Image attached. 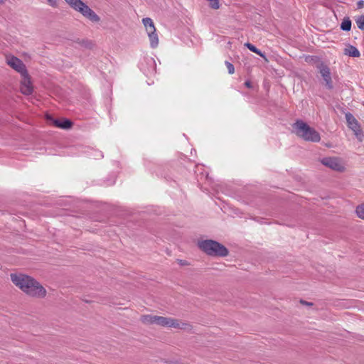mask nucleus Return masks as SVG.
I'll return each instance as SVG.
<instances>
[{"label":"nucleus","mask_w":364,"mask_h":364,"mask_svg":"<svg viewBox=\"0 0 364 364\" xmlns=\"http://www.w3.org/2000/svg\"><path fill=\"white\" fill-rule=\"evenodd\" d=\"M10 277L13 284L26 295L38 299L46 296V289L32 277L22 273H11Z\"/></svg>","instance_id":"f257e3e1"},{"label":"nucleus","mask_w":364,"mask_h":364,"mask_svg":"<svg viewBox=\"0 0 364 364\" xmlns=\"http://www.w3.org/2000/svg\"><path fill=\"white\" fill-rule=\"evenodd\" d=\"M140 320L144 324L146 325L156 324L161 326L172 327L183 330H188L191 327L189 323L182 322L178 319L159 316L143 315L141 316Z\"/></svg>","instance_id":"f03ea898"},{"label":"nucleus","mask_w":364,"mask_h":364,"mask_svg":"<svg viewBox=\"0 0 364 364\" xmlns=\"http://www.w3.org/2000/svg\"><path fill=\"white\" fill-rule=\"evenodd\" d=\"M198 246L209 256L224 257L229 254L228 250L223 245L213 240L199 241Z\"/></svg>","instance_id":"7ed1b4c3"},{"label":"nucleus","mask_w":364,"mask_h":364,"mask_svg":"<svg viewBox=\"0 0 364 364\" xmlns=\"http://www.w3.org/2000/svg\"><path fill=\"white\" fill-rule=\"evenodd\" d=\"M293 128L295 134L304 141L318 142L321 140L319 133L301 120H297Z\"/></svg>","instance_id":"20e7f679"},{"label":"nucleus","mask_w":364,"mask_h":364,"mask_svg":"<svg viewBox=\"0 0 364 364\" xmlns=\"http://www.w3.org/2000/svg\"><path fill=\"white\" fill-rule=\"evenodd\" d=\"M74 10L80 13L84 17L94 23L100 21V16L81 0H65Z\"/></svg>","instance_id":"39448f33"},{"label":"nucleus","mask_w":364,"mask_h":364,"mask_svg":"<svg viewBox=\"0 0 364 364\" xmlns=\"http://www.w3.org/2000/svg\"><path fill=\"white\" fill-rule=\"evenodd\" d=\"M321 163L336 171L343 172L345 171V166L342 160L338 157H325L321 160Z\"/></svg>","instance_id":"423d86ee"},{"label":"nucleus","mask_w":364,"mask_h":364,"mask_svg":"<svg viewBox=\"0 0 364 364\" xmlns=\"http://www.w3.org/2000/svg\"><path fill=\"white\" fill-rule=\"evenodd\" d=\"M6 63L14 70L19 73L21 75H25L28 72L26 65L19 58L14 55H9L6 56Z\"/></svg>","instance_id":"0eeeda50"},{"label":"nucleus","mask_w":364,"mask_h":364,"mask_svg":"<svg viewBox=\"0 0 364 364\" xmlns=\"http://www.w3.org/2000/svg\"><path fill=\"white\" fill-rule=\"evenodd\" d=\"M316 68L319 70L320 74L323 77V80L326 82V87L328 90L333 89V82L331 75L330 68L323 63H319Z\"/></svg>","instance_id":"6e6552de"},{"label":"nucleus","mask_w":364,"mask_h":364,"mask_svg":"<svg viewBox=\"0 0 364 364\" xmlns=\"http://www.w3.org/2000/svg\"><path fill=\"white\" fill-rule=\"evenodd\" d=\"M21 92L25 95H31L33 90V87L31 81V78L28 72L25 75H21Z\"/></svg>","instance_id":"1a4fd4ad"},{"label":"nucleus","mask_w":364,"mask_h":364,"mask_svg":"<svg viewBox=\"0 0 364 364\" xmlns=\"http://www.w3.org/2000/svg\"><path fill=\"white\" fill-rule=\"evenodd\" d=\"M47 119L55 127L61 128V129H68L71 128L72 124H73L71 121H70L69 119H63V120L56 119L53 118L50 116H48L47 117Z\"/></svg>","instance_id":"9d476101"},{"label":"nucleus","mask_w":364,"mask_h":364,"mask_svg":"<svg viewBox=\"0 0 364 364\" xmlns=\"http://www.w3.org/2000/svg\"><path fill=\"white\" fill-rule=\"evenodd\" d=\"M346 119L348 123V127L351 129H357L358 127H360V124L358 122V120L354 117V116L350 113L348 112L346 114Z\"/></svg>","instance_id":"9b49d317"},{"label":"nucleus","mask_w":364,"mask_h":364,"mask_svg":"<svg viewBox=\"0 0 364 364\" xmlns=\"http://www.w3.org/2000/svg\"><path fill=\"white\" fill-rule=\"evenodd\" d=\"M142 23H143L144 27L146 28V33L148 35L149 33H153L156 32V28L154 26V21H152L151 18H148V17L144 18L142 19Z\"/></svg>","instance_id":"f8f14e48"},{"label":"nucleus","mask_w":364,"mask_h":364,"mask_svg":"<svg viewBox=\"0 0 364 364\" xmlns=\"http://www.w3.org/2000/svg\"><path fill=\"white\" fill-rule=\"evenodd\" d=\"M343 53L346 55L358 58L360 55L359 50L353 46L348 45L343 51Z\"/></svg>","instance_id":"ddd939ff"},{"label":"nucleus","mask_w":364,"mask_h":364,"mask_svg":"<svg viewBox=\"0 0 364 364\" xmlns=\"http://www.w3.org/2000/svg\"><path fill=\"white\" fill-rule=\"evenodd\" d=\"M149 41H150V46L152 48H155L159 45V37L156 32L153 33H149L148 35Z\"/></svg>","instance_id":"4468645a"},{"label":"nucleus","mask_w":364,"mask_h":364,"mask_svg":"<svg viewBox=\"0 0 364 364\" xmlns=\"http://www.w3.org/2000/svg\"><path fill=\"white\" fill-rule=\"evenodd\" d=\"M341 28L343 31H349L351 28V21L349 18H344L341 24Z\"/></svg>","instance_id":"2eb2a0df"},{"label":"nucleus","mask_w":364,"mask_h":364,"mask_svg":"<svg viewBox=\"0 0 364 364\" xmlns=\"http://www.w3.org/2000/svg\"><path fill=\"white\" fill-rule=\"evenodd\" d=\"M352 131L354 132V134L355 135L358 141H363L364 139V134L362 129H360V127H358L357 129H353Z\"/></svg>","instance_id":"dca6fc26"},{"label":"nucleus","mask_w":364,"mask_h":364,"mask_svg":"<svg viewBox=\"0 0 364 364\" xmlns=\"http://www.w3.org/2000/svg\"><path fill=\"white\" fill-rule=\"evenodd\" d=\"M355 213L359 218L364 220V203L356 207Z\"/></svg>","instance_id":"f3484780"},{"label":"nucleus","mask_w":364,"mask_h":364,"mask_svg":"<svg viewBox=\"0 0 364 364\" xmlns=\"http://www.w3.org/2000/svg\"><path fill=\"white\" fill-rule=\"evenodd\" d=\"M356 24L359 29L364 30V15L358 16L356 20Z\"/></svg>","instance_id":"a211bd4d"},{"label":"nucleus","mask_w":364,"mask_h":364,"mask_svg":"<svg viewBox=\"0 0 364 364\" xmlns=\"http://www.w3.org/2000/svg\"><path fill=\"white\" fill-rule=\"evenodd\" d=\"M252 52L255 53L262 57L265 63L268 62V60L267 59L266 56L263 53H262L258 48H257L255 46L252 45Z\"/></svg>","instance_id":"6ab92c4d"},{"label":"nucleus","mask_w":364,"mask_h":364,"mask_svg":"<svg viewBox=\"0 0 364 364\" xmlns=\"http://www.w3.org/2000/svg\"><path fill=\"white\" fill-rule=\"evenodd\" d=\"M210 6L213 9H218L220 7V4L218 0H207Z\"/></svg>","instance_id":"aec40b11"},{"label":"nucleus","mask_w":364,"mask_h":364,"mask_svg":"<svg viewBox=\"0 0 364 364\" xmlns=\"http://www.w3.org/2000/svg\"><path fill=\"white\" fill-rule=\"evenodd\" d=\"M225 65H226V67L228 68V73L230 74V75L233 74L235 73L234 65L231 63H230L228 61H225Z\"/></svg>","instance_id":"412c9836"},{"label":"nucleus","mask_w":364,"mask_h":364,"mask_svg":"<svg viewBox=\"0 0 364 364\" xmlns=\"http://www.w3.org/2000/svg\"><path fill=\"white\" fill-rule=\"evenodd\" d=\"M48 4L52 7H57L58 4V0H46Z\"/></svg>","instance_id":"4be33fe9"},{"label":"nucleus","mask_w":364,"mask_h":364,"mask_svg":"<svg viewBox=\"0 0 364 364\" xmlns=\"http://www.w3.org/2000/svg\"><path fill=\"white\" fill-rule=\"evenodd\" d=\"M300 303L303 305H305V306H313V303L311 302H309V301H304L303 299H301L300 300Z\"/></svg>","instance_id":"5701e85b"},{"label":"nucleus","mask_w":364,"mask_h":364,"mask_svg":"<svg viewBox=\"0 0 364 364\" xmlns=\"http://www.w3.org/2000/svg\"><path fill=\"white\" fill-rule=\"evenodd\" d=\"M358 9H361L364 6V1L363 0H360L358 2Z\"/></svg>","instance_id":"b1692460"},{"label":"nucleus","mask_w":364,"mask_h":364,"mask_svg":"<svg viewBox=\"0 0 364 364\" xmlns=\"http://www.w3.org/2000/svg\"><path fill=\"white\" fill-rule=\"evenodd\" d=\"M245 85L247 88H250V80H246L245 82Z\"/></svg>","instance_id":"393cba45"},{"label":"nucleus","mask_w":364,"mask_h":364,"mask_svg":"<svg viewBox=\"0 0 364 364\" xmlns=\"http://www.w3.org/2000/svg\"><path fill=\"white\" fill-rule=\"evenodd\" d=\"M245 46L247 48H249V49L250 50V42H247V43L245 44Z\"/></svg>","instance_id":"a878e982"},{"label":"nucleus","mask_w":364,"mask_h":364,"mask_svg":"<svg viewBox=\"0 0 364 364\" xmlns=\"http://www.w3.org/2000/svg\"><path fill=\"white\" fill-rule=\"evenodd\" d=\"M6 0H0V4H4Z\"/></svg>","instance_id":"bb28decb"},{"label":"nucleus","mask_w":364,"mask_h":364,"mask_svg":"<svg viewBox=\"0 0 364 364\" xmlns=\"http://www.w3.org/2000/svg\"><path fill=\"white\" fill-rule=\"evenodd\" d=\"M181 264H185L184 262L181 261Z\"/></svg>","instance_id":"cd10ccee"},{"label":"nucleus","mask_w":364,"mask_h":364,"mask_svg":"<svg viewBox=\"0 0 364 364\" xmlns=\"http://www.w3.org/2000/svg\"><path fill=\"white\" fill-rule=\"evenodd\" d=\"M363 105L364 106V102H363Z\"/></svg>","instance_id":"c85d7f7f"}]
</instances>
